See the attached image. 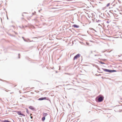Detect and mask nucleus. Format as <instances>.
Wrapping results in <instances>:
<instances>
[{
    "mask_svg": "<svg viewBox=\"0 0 122 122\" xmlns=\"http://www.w3.org/2000/svg\"><path fill=\"white\" fill-rule=\"evenodd\" d=\"M103 70L104 71H105L109 72H112L116 71L115 70H111L109 69H103Z\"/></svg>",
    "mask_w": 122,
    "mask_h": 122,
    "instance_id": "f257e3e1",
    "label": "nucleus"
},
{
    "mask_svg": "<svg viewBox=\"0 0 122 122\" xmlns=\"http://www.w3.org/2000/svg\"><path fill=\"white\" fill-rule=\"evenodd\" d=\"M104 97L103 96L99 97L98 98V102H102L103 100Z\"/></svg>",
    "mask_w": 122,
    "mask_h": 122,
    "instance_id": "f03ea898",
    "label": "nucleus"
},
{
    "mask_svg": "<svg viewBox=\"0 0 122 122\" xmlns=\"http://www.w3.org/2000/svg\"><path fill=\"white\" fill-rule=\"evenodd\" d=\"M14 112H16L19 115H22L23 117L25 116V114H22L21 113V111H14Z\"/></svg>",
    "mask_w": 122,
    "mask_h": 122,
    "instance_id": "7ed1b4c3",
    "label": "nucleus"
},
{
    "mask_svg": "<svg viewBox=\"0 0 122 122\" xmlns=\"http://www.w3.org/2000/svg\"><path fill=\"white\" fill-rule=\"evenodd\" d=\"M80 56V55L79 54H78L75 56L73 58V60H75L78 58Z\"/></svg>",
    "mask_w": 122,
    "mask_h": 122,
    "instance_id": "20e7f679",
    "label": "nucleus"
},
{
    "mask_svg": "<svg viewBox=\"0 0 122 122\" xmlns=\"http://www.w3.org/2000/svg\"><path fill=\"white\" fill-rule=\"evenodd\" d=\"M46 97H42L39 98L38 100H46Z\"/></svg>",
    "mask_w": 122,
    "mask_h": 122,
    "instance_id": "39448f33",
    "label": "nucleus"
},
{
    "mask_svg": "<svg viewBox=\"0 0 122 122\" xmlns=\"http://www.w3.org/2000/svg\"><path fill=\"white\" fill-rule=\"evenodd\" d=\"M29 108L32 110H34V108L33 107H32L31 106H30L29 107Z\"/></svg>",
    "mask_w": 122,
    "mask_h": 122,
    "instance_id": "423d86ee",
    "label": "nucleus"
},
{
    "mask_svg": "<svg viewBox=\"0 0 122 122\" xmlns=\"http://www.w3.org/2000/svg\"><path fill=\"white\" fill-rule=\"evenodd\" d=\"M73 26L74 27H76V28H78L79 27V25H73Z\"/></svg>",
    "mask_w": 122,
    "mask_h": 122,
    "instance_id": "0eeeda50",
    "label": "nucleus"
},
{
    "mask_svg": "<svg viewBox=\"0 0 122 122\" xmlns=\"http://www.w3.org/2000/svg\"><path fill=\"white\" fill-rule=\"evenodd\" d=\"M43 116H44V117H45L47 116V114L46 113H44L43 114Z\"/></svg>",
    "mask_w": 122,
    "mask_h": 122,
    "instance_id": "6e6552de",
    "label": "nucleus"
},
{
    "mask_svg": "<svg viewBox=\"0 0 122 122\" xmlns=\"http://www.w3.org/2000/svg\"><path fill=\"white\" fill-rule=\"evenodd\" d=\"M45 119V117H43L42 118V121H44Z\"/></svg>",
    "mask_w": 122,
    "mask_h": 122,
    "instance_id": "1a4fd4ad",
    "label": "nucleus"
},
{
    "mask_svg": "<svg viewBox=\"0 0 122 122\" xmlns=\"http://www.w3.org/2000/svg\"><path fill=\"white\" fill-rule=\"evenodd\" d=\"M96 22H100L101 21L99 20H97L96 19Z\"/></svg>",
    "mask_w": 122,
    "mask_h": 122,
    "instance_id": "9d476101",
    "label": "nucleus"
},
{
    "mask_svg": "<svg viewBox=\"0 0 122 122\" xmlns=\"http://www.w3.org/2000/svg\"><path fill=\"white\" fill-rule=\"evenodd\" d=\"M26 112L28 114H29V112L27 109H26Z\"/></svg>",
    "mask_w": 122,
    "mask_h": 122,
    "instance_id": "9b49d317",
    "label": "nucleus"
},
{
    "mask_svg": "<svg viewBox=\"0 0 122 122\" xmlns=\"http://www.w3.org/2000/svg\"><path fill=\"white\" fill-rule=\"evenodd\" d=\"M3 122H10V121L8 120H4L3 121Z\"/></svg>",
    "mask_w": 122,
    "mask_h": 122,
    "instance_id": "f8f14e48",
    "label": "nucleus"
},
{
    "mask_svg": "<svg viewBox=\"0 0 122 122\" xmlns=\"http://www.w3.org/2000/svg\"><path fill=\"white\" fill-rule=\"evenodd\" d=\"M100 62L102 64H105V63L104 62H103L102 61H100Z\"/></svg>",
    "mask_w": 122,
    "mask_h": 122,
    "instance_id": "ddd939ff",
    "label": "nucleus"
},
{
    "mask_svg": "<svg viewBox=\"0 0 122 122\" xmlns=\"http://www.w3.org/2000/svg\"><path fill=\"white\" fill-rule=\"evenodd\" d=\"M110 5V3H108V4L107 5H106L108 7V6H109Z\"/></svg>",
    "mask_w": 122,
    "mask_h": 122,
    "instance_id": "4468645a",
    "label": "nucleus"
},
{
    "mask_svg": "<svg viewBox=\"0 0 122 122\" xmlns=\"http://www.w3.org/2000/svg\"><path fill=\"white\" fill-rule=\"evenodd\" d=\"M110 22V21H107L106 23H107L108 24Z\"/></svg>",
    "mask_w": 122,
    "mask_h": 122,
    "instance_id": "2eb2a0df",
    "label": "nucleus"
},
{
    "mask_svg": "<svg viewBox=\"0 0 122 122\" xmlns=\"http://www.w3.org/2000/svg\"><path fill=\"white\" fill-rule=\"evenodd\" d=\"M18 55H19V58H20V54H19Z\"/></svg>",
    "mask_w": 122,
    "mask_h": 122,
    "instance_id": "dca6fc26",
    "label": "nucleus"
},
{
    "mask_svg": "<svg viewBox=\"0 0 122 122\" xmlns=\"http://www.w3.org/2000/svg\"><path fill=\"white\" fill-rule=\"evenodd\" d=\"M30 118L31 119H32L33 118V117L32 116H31L30 117Z\"/></svg>",
    "mask_w": 122,
    "mask_h": 122,
    "instance_id": "f3484780",
    "label": "nucleus"
},
{
    "mask_svg": "<svg viewBox=\"0 0 122 122\" xmlns=\"http://www.w3.org/2000/svg\"><path fill=\"white\" fill-rule=\"evenodd\" d=\"M114 16H117V15L116 14H115L114 15Z\"/></svg>",
    "mask_w": 122,
    "mask_h": 122,
    "instance_id": "a211bd4d",
    "label": "nucleus"
},
{
    "mask_svg": "<svg viewBox=\"0 0 122 122\" xmlns=\"http://www.w3.org/2000/svg\"><path fill=\"white\" fill-rule=\"evenodd\" d=\"M86 44L87 45H88L89 44V43H88L87 42Z\"/></svg>",
    "mask_w": 122,
    "mask_h": 122,
    "instance_id": "6ab92c4d",
    "label": "nucleus"
},
{
    "mask_svg": "<svg viewBox=\"0 0 122 122\" xmlns=\"http://www.w3.org/2000/svg\"><path fill=\"white\" fill-rule=\"evenodd\" d=\"M97 56V55H95V56Z\"/></svg>",
    "mask_w": 122,
    "mask_h": 122,
    "instance_id": "aec40b11",
    "label": "nucleus"
},
{
    "mask_svg": "<svg viewBox=\"0 0 122 122\" xmlns=\"http://www.w3.org/2000/svg\"><path fill=\"white\" fill-rule=\"evenodd\" d=\"M12 120L13 122H15L12 119Z\"/></svg>",
    "mask_w": 122,
    "mask_h": 122,
    "instance_id": "412c9836",
    "label": "nucleus"
},
{
    "mask_svg": "<svg viewBox=\"0 0 122 122\" xmlns=\"http://www.w3.org/2000/svg\"><path fill=\"white\" fill-rule=\"evenodd\" d=\"M98 25H101L100 24H98Z\"/></svg>",
    "mask_w": 122,
    "mask_h": 122,
    "instance_id": "4be33fe9",
    "label": "nucleus"
},
{
    "mask_svg": "<svg viewBox=\"0 0 122 122\" xmlns=\"http://www.w3.org/2000/svg\"><path fill=\"white\" fill-rule=\"evenodd\" d=\"M72 0H68V1H71Z\"/></svg>",
    "mask_w": 122,
    "mask_h": 122,
    "instance_id": "5701e85b",
    "label": "nucleus"
},
{
    "mask_svg": "<svg viewBox=\"0 0 122 122\" xmlns=\"http://www.w3.org/2000/svg\"><path fill=\"white\" fill-rule=\"evenodd\" d=\"M121 34H122V32L121 33Z\"/></svg>",
    "mask_w": 122,
    "mask_h": 122,
    "instance_id": "b1692460",
    "label": "nucleus"
},
{
    "mask_svg": "<svg viewBox=\"0 0 122 122\" xmlns=\"http://www.w3.org/2000/svg\"><path fill=\"white\" fill-rule=\"evenodd\" d=\"M22 38H24V37H22Z\"/></svg>",
    "mask_w": 122,
    "mask_h": 122,
    "instance_id": "393cba45",
    "label": "nucleus"
}]
</instances>
